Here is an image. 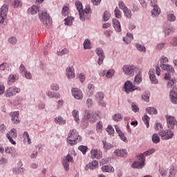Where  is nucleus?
<instances>
[{
	"label": "nucleus",
	"instance_id": "obj_46",
	"mask_svg": "<svg viewBox=\"0 0 177 177\" xmlns=\"http://www.w3.org/2000/svg\"><path fill=\"white\" fill-rule=\"evenodd\" d=\"M167 20L169 21H175L176 17L174 14H167Z\"/></svg>",
	"mask_w": 177,
	"mask_h": 177
},
{
	"label": "nucleus",
	"instance_id": "obj_49",
	"mask_svg": "<svg viewBox=\"0 0 177 177\" xmlns=\"http://www.w3.org/2000/svg\"><path fill=\"white\" fill-rule=\"evenodd\" d=\"M113 75H114L113 69H109L106 74V78H111Z\"/></svg>",
	"mask_w": 177,
	"mask_h": 177
},
{
	"label": "nucleus",
	"instance_id": "obj_1",
	"mask_svg": "<svg viewBox=\"0 0 177 177\" xmlns=\"http://www.w3.org/2000/svg\"><path fill=\"white\" fill-rule=\"evenodd\" d=\"M81 142V136L78 134V132L75 129L70 131L68 135L67 142L71 145V146H74L77 143Z\"/></svg>",
	"mask_w": 177,
	"mask_h": 177
},
{
	"label": "nucleus",
	"instance_id": "obj_31",
	"mask_svg": "<svg viewBox=\"0 0 177 177\" xmlns=\"http://www.w3.org/2000/svg\"><path fill=\"white\" fill-rule=\"evenodd\" d=\"M73 20H74V18H73V17H68L64 19L65 25L73 26Z\"/></svg>",
	"mask_w": 177,
	"mask_h": 177
},
{
	"label": "nucleus",
	"instance_id": "obj_62",
	"mask_svg": "<svg viewBox=\"0 0 177 177\" xmlns=\"http://www.w3.org/2000/svg\"><path fill=\"white\" fill-rule=\"evenodd\" d=\"M50 88L53 91H57L59 89V84L53 83L51 84Z\"/></svg>",
	"mask_w": 177,
	"mask_h": 177
},
{
	"label": "nucleus",
	"instance_id": "obj_12",
	"mask_svg": "<svg viewBox=\"0 0 177 177\" xmlns=\"http://www.w3.org/2000/svg\"><path fill=\"white\" fill-rule=\"evenodd\" d=\"M157 3V0H152L151 1V6L153 7L151 13H152V16H158V15H160V13H161V10L160 9V8H158V6H157V4H156Z\"/></svg>",
	"mask_w": 177,
	"mask_h": 177
},
{
	"label": "nucleus",
	"instance_id": "obj_61",
	"mask_svg": "<svg viewBox=\"0 0 177 177\" xmlns=\"http://www.w3.org/2000/svg\"><path fill=\"white\" fill-rule=\"evenodd\" d=\"M84 117H85L86 120H91V118L92 117V113H91V112H89L88 111H86Z\"/></svg>",
	"mask_w": 177,
	"mask_h": 177
},
{
	"label": "nucleus",
	"instance_id": "obj_7",
	"mask_svg": "<svg viewBox=\"0 0 177 177\" xmlns=\"http://www.w3.org/2000/svg\"><path fill=\"white\" fill-rule=\"evenodd\" d=\"M16 138H17V131L16 129H12L7 133V138L12 145H16V141L13 140V139H16Z\"/></svg>",
	"mask_w": 177,
	"mask_h": 177
},
{
	"label": "nucleus",
	"instance_id": "obj_9",
	"mask_svg": "<svg viewBox=\"0 0 177 177\" xmlns=\"http://www.w3.org/2000/svg\"><path fill=\"white\" fill-rule=\"evenodd\" d=\"M19 92H20V88L16 86H12L8 88L6 91V97H10L12 96H15V95H16V93H19Z\"/></svg>",
	"mask_w": 177,
	"mask_h": 177
},
{
	"label": "nucleus",
	"instance_id": "obj_23",
	"mask_svg": "<svg viewBox=\"0 0 177 177\" xmlns=\"http://www.w3.org/2000/svg\"><path fill=\"white\" fill-rule=\"evenodd\" d=\"M28 12L31 15H37L39 12V7L37 6H32L30 8H28Z\"/></svg>",
	"mask_w": 177,
	"mask_h": 177
},
{
	"label": "nucleus",
	"instance_id": "obj_10",
	"mask_svg": "<svg viewBox=\"0 0 177 177\" xmlns=\"http://www.w3.org/2000/svg\"><path fill=\"white\" fill-rule=\"evenodd\" d=\"M167 127L169 129H174L175 128V124H176V120L175 117L171 115H166Z\"/></svg>",
	"mask_w": 177,
	"mask_h": 177
},
{
	"label": "nucleus",
	"instance_id": "obj_25",
	"mask_svg": "<svg viewBox=\"0 0 177 177\" xmlns=\"http://www.w3.org/2000/svg\"><path fill=\"white\" fill-rule=\"evenodd\" d=\"M97 165H99V162L96 160H93L92 162L86 165V168H89L90 169H96V168H97Z\"/></svg>",
	"mask_w": 177,
	"mask_h": 177
},
{
	"label": "nucleus",
	"instance_id": "obj_8",
	"mask_svg": "<svg viewBox=\"0 0 177 177\" xmlns=\"http://www.w3.org/2000/svg\"><path fill=\"white\" fill-rule=\"evenodd\" d=\"M159 135L161 136L162 139H164V140H168V139H172L174 137V132H172L171 130H160Z\"/></svg>",
	"mask_w": 177,
	"mask_h": 177
},
{
	"label": "nucleus",
	"instance_id": "obj_51",
	"mask_svg": "<svg viewBox=\"0 0 177 177\" xmlns=\"http://www.w3.org/2000/svg\"><path fill=\"white\" fill-rule=\"evenodd\" d=\"M12 171L13 174L19 175V174H21L23 172V168H13Z\"/></svg>",
	"mask_w": 177,
	"mask_h": 177
},
{
	"label": "nucleus",
	"instance_id": "obj_3",
	"mask_svg": "<svg viewBox=\"0 0 177 177\" xmlns=\"http://www.w3.org/2000/svg\"><path fill=\"white\" fill-rule=\"evenodd\" d=\"M138 160L134 161L131 165V168H140L142 169L145 167V158L143 156V154H140L137 156Z\"/></svg>",
	"mask_w": 177,
	"mask_h": 177
},
{
	"label": "nucleus",
	"instance_id": "obj_30",
	"mask_svg": "<svg viewBox=\"0 0 177 177\" xmlns=\"http://www.w3.org/2000/svg\"><path fill=\"white\" fill-rule=\"evenodd\" d=\"M55 124H58V125H64V124H66V120H64L62 116L55 118Z\"/></svg>",
	"mask_w": 177,
	"mask_h": 177
},
{
	"label": "nucleus",
	"instance_id": "obj_54",
	"mask_svg": "<svg viewBox=\"0 0 177 177\" xmlns=\"http://www.w3.org/2000/svg\"><path fill=\"white\" fill-rule=\"evenodd\" d=\"M118 136H120L121 140L124 142V143H127L128 139H127V137H125V134H124L122 132L119 133Z\"/></svg>",
	"mask_w": 177,
	"mask_h": 177
},
{
	"label": "nucleus",
	"instance_id": "obj_4",
	"mask_svg": "<svg viewBox=\"0 0 177 177\" xmlns=\"http://www.w3.org/2000/svg\"><path fill=\"white\" fill-rule=\"evenodd\" d=\"M160 67L165 71H167V73H165V80H169L171 78V74L175 73V69H174V67L169 64H162L160 65Z\"/></svg>",
	"mask_w": 177,
	"mask_h": 177
},
{
	"label": "nucleus",
	"instance_id": "obj_11",
	"mask_svg": "<svg viewBox=\"0 0 177 177\" xmlns=\"http://www.w3.org/2000/svg\"><path fill=\"white\" fill-rule=\"evenodd\" d=\"M75 6L78 10L80 20L82 21H85V16H84V12H82V10H84L82 8V3H81V1H76Z\"/></svg>",
	"mask_w": 177,
	"mask_h": 177
},
{
	"label": "nucleus",
	"instance_id": "obj_16",
	"mask_svg": "<svg viewBox=\"0 0 177 177\" xmlns=\"http://www.w3.org/2000/svg\"><path fill=\"white\" fill-rule=\"evenodd\" d=\"M11 117V121H12V124H19L20 120H19V111H15L10 113Z\"/></svg>",
	"mask_w": 177,
	"mask_h": 177
},
{
	"label": "nucleus",
	"instance_id": "obj_34",
	"mask_svg": "<svg viewBox=\"0 0 177 177\" xmlns=\"http://www.w3.org/2000/svg\"><path fill=\"white\" fill-rule=\"evenodd\" d=\"M142 121L145 122L147 128H149V122H150V118L147 115H145L144 117H142Z\"/></svg>",
	"mask_w": 177,
	"mask_h": 177
},
{
	"label": "nucleus",
	"instance_id": "obj_44",
	"mask_svg": "<svg viewBox=\"0 0 177 177\" xmlns=\"http://www.w3.org/2000/svg\"><path fill=\"white\" fill-rule=\"evenodd\" d=\"M78 150L82 151L83 154H86V151L88 150V147L86 146L81 145L78 147Z\"/></svg>",
	"mask_w": 177,
	"mask_h": 177
},
{
	"label": "nucleus",
	"instance_id": "obj_41",
	"mask_svg": "<svg viewBox=\"0 0 177 177\" xmlns=\"http://www.w3.org/2000/svg\"><path fill=\"white\" fill-rule=\"evenodd\" d=\"M111 16V15L110 14V12L109 11H105L103 15L104 21H107L109 20V19H110Z\"/></svg>",
	"mask_w": 177,
	"mask_h": 177
},
{
	"label": "nucleus",
	"instance_id": "obj_21",
	"mask_svg": "<svg viewBox=\"0 0 177 177\" xmlns=\"http://www.w3.org/2000/svg\"><path fill=\"white\" fill-rule=\"evenodd\" d=\"M66 77L68 80H71V78H74L75 77V73H74V71H73V68H67L66 70Z\"/></svg>",
	"mask_w": 177,
	"mask_h": 177
},
{
	"label": "nucleus",
	"instance_id": "obj_2",
	"mask_svg": "<svg viewBox=\"0 0 177 177\" xmlns=\"http://www.w3.org/2000/svg\"><path fill=\"white\" fill-rule=\"evenodd\" d=\"M39 18L47 28H49L52 26V19H50V16H49L48 12L43 11L39 13Z\"/></svg>",
	"mask_w": 177,
	"mask_h": 177
},
{
	"label": "nucleus",
	"instance_id": "obj_35",
	"mask_svg": "<svg viewBox=\"0 0 177 177\" xmlns=\"http://www.w3.org/2000/svg\"><path fill=\"white\" fill-rule=\"evenodd\" d=\"M147 113L148 114H157V109H156L154 107H148L146 109Z\"/></svg>",
	"mask_w": 177,
	"mask_h": 177
},
{
	"label": "nucleus",
	"instance_id": "obj_14",
	"mask_svg": "<svg viewBox=\"0 0 177 177\" xmlns=\"http://www.w3.org/2000/svg\"><path fill=\"white\" fill-rule=\"evenodd\" d=\"M95 52H96L97 55L99 56L97 64H99V66H100V64H102L103 63V61L104 60V57H105L104 52L103 51V49H102L100 48H96Z\"/></svg>",
	"mask_w": 177,
	"mask_h": 177
},
{
	"label": "nucleus",
	"instance_id": "obj_15",
	"mask_svg": "<svg viewBox=\"0 0 177 177\" xmlns=\"http://www.w3.org/2000/svg\"><path fill=\"white\" fill-rule=\"evenodd\" d=\"M123 73L126 74V75H130V77H133L134 75L133 73V67L130 65H124L122 68Z\"/></svg>",
	"mask_w": 177,
	"mask_h": 177
},
{
	"label": "nucleus",
	"instance_id": "obj_37",
	"mask_svg": "<svg viewBox=\"0 0 177 177\" xmlns=\"http://www.w3.org/2000/svg\"><path fill=\"white\" fill-rule=\"evenodd\" d=\"M175 175H176V169H175V167L171 166L169 169V177H175Z\"/></svg>",
	"mask_w": 177,
	"mask_h": 177
},
{
	"label": "nucleus",
	"instance_id": "obj_63",
	"mask_svg": "<svg viewBox=\"0 0 177 177\" xmlns=\"http://www.w3.org/2000/svg\"><path fill=\"white\" fill-rule=\"evenodd\" d=\"M19 69L21 71V74L22 75H24L25 73H27V71H26V67L23 64H21Z\"/></svg>",
	"mask_w": 177,
	"mask_h": 177
},
{
	"label": "nucleus",
	"instance_id": "obj_28",
	"mask_svg": "<svg viewBox=\"0 0 177 177\" xmlns=\"http://www.w3.org/2000/svg\"><path fill=\"white\" fill-rule=\"evenodd\" d=\"M123 13L127 19L132 17V11L128 7L123 10Z\"/></svg>",
	"mask_w": 177,
	"mask_h": 177
},
{
	"label": "nucleus",
	"instance_id": "obj_52",
	"mask_svg": "<svg viewBox=\"0 0 177 177\" xmlns=\"http://www.w3.org/2000/svg\"><path fill=\"white\" fill-rule=\"evenodd\" d=\"M64 161H66L67 162H74V159L71 155L68 154Z\"/></svg>",
	"mask_w": 177,
	"mask_h": 177
},
{
	"label": "nucleus",
	"instance_id": "obj_24",
	"mask_svg": "<svg viewBox=\"0 0 177 177\" xmlns=\"http://www.w3.org/2000/svg\"><path fill=\"white\" fill-rule=\"evenodd\" d=\"M170 97L171 99L172 103L177 104V93L174 90L170 91Z\"/></svg>",
	"mask_w": 177,
	"mask_h": 177
},
{
	"label": "nucleus",
	"instance_id": "obj_43",
	"mask_svg": "<svg viewBox=\"0 0 177 177\" xmlns=\"http://www.w3.org/2000/svg\"><path fill=\"white\" fill-rule=\"evenodd\" d=\"M70 162H66V160L62 161V165L65 171H68L70 169Z\"/></svg>",
	"mask_w": 177,
	"mask_h": 177
},
{
	"label": "nucleus",
	"instance_id": "obj_59",
	"mask_svg": "<svg viewBox=\"0 0 177 177\" xmlns=\"http://www.w3.org/2000/svg\"><path fill=\"white\" fill-rule=\"evenodd\" d=\"M68 13V7L65 6L62 8V15L63 16H67Z\"/></svg>",
	"mask_w": 177,
	"mask_h": 177
},
{
	"label": "nucleus",
	"instance_id": "obj_19",
	"mask_svg": "<svg viewBox=\"0 0 177 177\" xmlns=\"http://www.w3.org/2000/svg\"><path fill=\"white\" fill-rule=\"evenodd\" d=\"M113 25L115 31H117L118 32H121V24L117 19H113Z\"/></svg>",
	"mask_w": 177,
	"mask_h": 177
},
{
	"label": "nucleus",
	"instance_id": "obj_20",
	"mask_svg": "<svg viewBox=\"0 0 177 177\" xmlns=\"http://www.w3.org/2000/svg\"><path fill=\"white\" fill-rule=\"evenodd\" d=\"M5 153H6V154H11L12 157H16L17 156L16 154V151L15 150V148L12 147H6L5 148Z\"/></svg>",
	"mask_w": 177,
	"mask_h": 177
},
{
	"label": "nucleus",
	"instance_id": "obj_29",
	"mask_svg": "<svg viewBox=\"0 0 177 177\" xmlns=\"http://www.w3.org/2000/svg\"><path fill=\"white\" fill-rule=\"evenodd\" d=\"M78 113H79L78 110H75V109H74L72 111V115L76 122H80V114Z\"/></svg>",
	"mask_w": 177,
	"mask_h": 177
},
{
	"label": "nucleus",
	"instance_id": "obj_18",
	"mask_svg": "<svg viewBox=\"0 0 177 177\" xmlns=\"http://www.w3.org/2000/svg\"><path fill=\"white\" fill-rule=\"evenodd\" d=\"M115 156L118 157H127L128 156V152H127L126 149H116L115 151Z\"/></svg>",
	"mask_w": 177,
	"mask_h": 177
},
{
	"label": "nucleus",
	"instance_id": "obj_32",
	"mask_svg": "<svg viewBox=\"0 0 177 177\" xmlns=\"http://www.w3.org/2000/svg\"><path fill=\"white\" fill-rule=\"evenodd\" d=\"M134 82L135 84H136L137 85H138V84H140L142 82V73H138L134 79Z\"/></svg>",
	"mask_w": 177,
	"mask_h": 177
},
{
	"label": "nucleus",
	"instance_id": "obj_27",
	"mask_svg": "<svg viewBox=\"0 0 177 177\" xmlns=\"http://www.w3.org/2000/svg\"><path fill=\"white\" fill-rule=\"evenodd\" d=\"M102 172H114V168L111 165H105L102 167Z\"/></svg>",
	"mask_w": 177,
	"mask_h": 177
},
{
	"label": "nucleus",
	"instance_id": "obj_48",
	"mask_svg": "<svg viewBox=\"0 0 177 177\" xmlns=\"http://www.w3.org/2000/svg\"><path fill=\"white\" fill-rule=\"evenodd\" d=\"M155 151H156V149H151L147 151L144 152L143 153H140V154H142L143 157H145L146 156H150L151 154H153V153H154Z\"/></svg>",
	"mask_w": 177,
	"mask_h": 177
},
{
	"label": "nucleus",
	"instance_id": "obj_33",
	"mask_svg": "<svg viewBox=\"0 0 177 177\" xmlns=\"http://www.w3.org/2000/svg\"><path fill=\"white\" fill-rule=\"evenodd\" d=\"M95 97L97 102H99V100H102L104 98V94H103L102 92H97Z\"/></svg>",
	"mask_w": 177,
	"mask_h": 177
},
{
	"label": "nucleus",
	"instance_id": "obj_36",
	"mask_svg": "<svg viewBox=\"0 0 177 177\" xmlns=\"http://www.w3.org/2000/svg\"><path fill=\"white\" fill-rule=\"evenodd\" d=\"M152 142L153 143H155V144L160 143V137L158 136V134L157 133L153 134Z\"/></svg>",
	"mask_w": 177,
	"mask_h": 177
},
{
	"label": "nucleus",
	"instance_id": "obj_45",
	"mask_svg": "<svg viewBox=\"0 0 177 177\" xmlns=\"http://www.w3.org/2000/svg\"><path fill=\"white\" fill-rule=\"evenodd\" d=\"M68 49L65 48L63 49L62 51H57V54L58 56H63V55H67V53H68Z\"/></svg>",
	"mask_w": 177,
	"mask_h": 177
},
{
	"label": "nucleus",
	"instance_id": "obj_17",
	"mask_svg": "<svg viewBox=\"0 0 177 177\" xmlns=\"http://www.w3.org/2000/svg\"><path fill=\"white\" fill-rule=\"evenodd\" d=\"M149 74L151 82L152 84H158V80H157V77H156V75H154V69H151Z\"/></svg>",
	"mask_w": 177,
	"mask_h": 177
},
{
	"label": "nucleus",
	"instance_id": "obj_6",
	"mask_svg": "<svg viewBox=\"0 0 177 177\" xmlns=\"http://www.w3.org/2000/svg\"><path fill=\"white\" fill-rule=\"evenodd\" d=\"M124 91L127 93H131V92H133L135 91H140V88L133 85L132 82L127 80L124 83Z\"/></svg>",
	"mask_w": 177,
	"mask_h": 177
},
{
	"label": "nucleus",
	"instance_id": "obj_40",
	"mask_svg": "<svg viewBox=\"0 0 177 177\" xmlns=\"http://www.w3.org/2000/svg\"><path fill=\"white\" fill-rule=\"evenodd\" d=\"M84 49H91V41L89 39H86L83 44Z\"/></svg>",
	"mask_w": 177,
	"mask_h": 177
},
{
	"label": "nucleus",
	"instance_id": "obj_5",
	"mask_svg": "<svg viewBox=\"0 0 177 177\" xmlns=\"http://www.w3.org/2000/svg\"><path fill=\"white\" fill-rule=\"evenodd\" d=\"M9 10V7L8 6L7 4H4L1 8V11H0V26L1 24H3L5 26V19H6V16L8 15V11Z\"/></svg>",
	"mask_w": 177,
	"mask_h": 177
},
{
	"label": "nucleus",
	"instance_id": "obj_39",
	"mask_svg": "<svg viewBox=\"0 0 177 177\" xmlns=\"http://www.w3.org/2000/svg\"><path fill=\"white\" fill-rule=\"evenodd\" d=\"M159 172H160L161 176H167V174H168V171L167 170V169H165L164 167H160Z\"/></svg>",
	"mask_w": 177,
	"mask_h": 177
},
{
	"label": "nucleus",
	"instance_id": "obj_58",
	"mask_svg": "<svg viewBox=\"0 0 177 177\" xmlns=\"http://www.w3.org/2000/svg\"><path fill=\"white\" fill-rule=\"evenodd\" d=\"M160 64H167L168 63V58L167 57L162 56L160 60Z\"/></svg>",
	"mask_w": 177,
	"mask_h": 177
},
{
	"label": "nucleus",
	"instance_id": "obj_64",
	"mask_svg": "<svg viewBox=\"0 0 177 177\" xmlns=\"http://www.w3.org/2000/svg\"><path fill=\"white\" fill-rule=\"evenodd\" d=\"M170 44L172 46H177V37H174L172 40L170 41Z\"/></svg>",
	"mask_w": 177,
	"mask_h": 177
},
{
	"label": "nucleus",
	"instance_id": "obj_26",
	"mask_svg": "<svg viewBox=\"0 0 177 177\" xmlns=\"http://www.w3.org/2000/svg\"><path fill=\"white\" fill-rule=\"evenodd\" d=\"M99 111H95L91 113V118L90 119V122H91V124H93V122H96L97 120V115H99Z\"/></svg>",
	"mask_w": 177,
	"mask_h": 177
},
{
	"label": "nucleus",
	"instance_id": "obj_13",
	"mask_svg": "<svg viewBox=\"0 0 177 177\" xmlns=\"http://www.w3.org/2000/svg\"><path fill=\"white\" fill-rule=\"evenodd\" d=\"M72 95L74 96L75 99L77 100H81L83 97L82 91L77 88H73L72 90Z\"/></svg>",
	"mask_w": 177,
	"mask_h": 177
},
{
	"label": "nucleus",
	"instance_id": "obj_38",
	"mask_svg": "<svg viewBox=\"0 0 177 177\" xmlns=\"http://www.w3.org/2000/svg\"><path fill=\"white\" fill-rule=\"evenodd\" d=\"M142 99L144 102H149L150 100V93H145L142 95Z\"/></svg>",
	"mask_w": 177,
	"mask_h": 177
},
{
	"label": "nucleus",
	"instance_id": "obj_56",
	"mask_svg": "<svg viewBox=\"0 0 177 177\" xmlns=\"http://www.w3.org/2000/svg\"><path fill=\"white\" fill-rule=\"evenodd\" d=\"M8 42H10V44H11L12 45H16V44L17 43V39H16V37H12L8 39Z\"/></svg>",
	"mask_w": 177,
	"mask_h": 177
},
{
	"label": "nucleus",
	"instance_id": "obj_42",
	"mask_svg": "<svg viewBox=\"0 0 177 177\" xmlns=\"http://www.w3.org/2000/svg\"><path fill=\"white\" fill-rule=\"evenodd\" d=\"M89 12H91V6H86L84 10H82V13H84V21H85V17H86V15H88V13H89Z\"/></svg>",
	"mask_w": 177,
	"mask_h": 177
},
{
	"label": "nucleus",
	"instance_id": "obj_47",
	"mask_svg": "<svg viewBox=\"0 0 177 177\" xmlns=\"http://www.w3.org/2000/svg\"><path fill=\"white\" fill-rule=\"evenodd\" d=\"M131 109L134 113H138V111H139V106H138L135 102H133L131 104Z\"/></svg>",
	"mask_w": 177,
	"mask_h": 177
},
{
	"label": "nucleus",
	"instance_id": "obj_55",
	"mask_svg": "<svg viewBox=\"0 0 177 177\" xmlns=\"http://www.w3.org/2000/svg\"><path fill=\"white\" fill-rule=\"evenodd\" d=\"M114 121H120V120H122V115L120 113L115 114L113 116Z\"/></svg>",
	"mask_w": 177,
	"mask_h": 177
},
{
	"label": "nucleus",
	"instance_id": "obj_22",
	"mask_svg": "<svg viewBox=\"0 0 177 177\" xmlns=\"http://www.w3.org/2000/svg\"><path fill=\"white\" fill-rule=\"evenodd\" d=\"M103 148L105 151H109V150L111 149H114V145H113L111 143H109L106 141H103Z\"/></svg>",
	"mask_w": 177,
	"mask_h": 177
},
{
	"label": "nucleus",
	"instance_id": "obj_50",
	"mask_svg": "<svg viewBox=\"0 0 177 177\" xmlns=\"http://www.w3.org/2000/svg\"><path fill=\"white\" fill-rule=\"evenodd\" d=\"M115 16L116 19H121V11L117 7L115 9Z\"/></svg>",
	"mask_w": 177,
	"mask_h": 177
},
{
	"label": "nucleus",
	"instance_id": "obj_53",
	"mask_svg": "<svg viewBox=\"0 0 177 177\" xmlns=\"http://www.w3.org/2000/svg\"><path fill=\"white\" fill-rule=\"evenodd\" d=\"M136 48L138 50H140V52H146V47H145L144 46L137 44Z\"/></svg>",
	"mask_w": 177,
	"mask_h": 177
},
{
	"label": "nucleus",
	"instance_id": "obj_57",
	"mask_svg": "<svg viewBox=\"0 0 177 177\" xmlns=\"http://www.w3.org/2000/svg\"><path fill=\"white\" fill-rule=\"evenodd\" d=\"M97 150L94 149L91 151V158H96L97 157Z\"/></svg>",
	"mask_w": 177,
	"mask_h": 177
},
{
	"label": "nucleus",
	"instance_id": "obj_60",
	"mask_svg": "<svg viewBox=\"0 0 177 177\" xmlns=\"http://www.w3.org/2000/svg\"><path fill=\"white\" fill-rule=\"evenodd\" d=\"M106 131L109 132V135H113L114 133V129L113 128V127L109 125L106 129Z\"/></svg>",
	"mask_w": 177,
	"mask_h": 177
}]
</instances>
